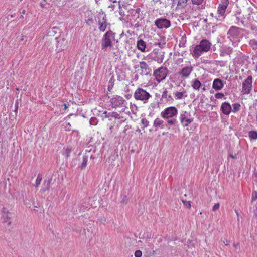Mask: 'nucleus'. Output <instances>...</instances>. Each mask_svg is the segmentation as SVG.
Instances as JSON below:
<instances>
[{
  "label": "nucleus",
  "mask_w": 257,
  "mask_h": 257,
  "mask_svg": "<svg viewBox=\"0 0 257 257\" xmlns=\"http://www.w3.org/2000/svg\"><path fill=\"white\" fill-rule=\"evenodd\" d=\"M211 43L209 40L204 39H202L199 44L195 46L192 53L193 56L195 59L198 58L203 52H208L211 47Z\"/></svg>",
  "instance_id": "f257e3e1"
},
{
  "label": "nucleus",
  "mask_w": 257,
  "mask_h": 257,
  "mask_svg": "<svg viewBox=\"0 0 257 257\" xmlns=\"http://www.w3.org/2000/svg\"><path fill=\"white\" fill-rule=\"evenodd\" d=\"M115 33L109 30L103 36L101 39V49L104 51L113 46V40L115 39Z\"/></svg>",
  "instance_id": "f03ea898"
},
{
  "label": "nucleus",
  "mask_w": 257,
  "mask_h": 257,
  "mask_svg": "<svg viewBox=\"0 0 257 257\" xmlns=\"http://www.w3.org/2000/svg\"><path fill=\"white\" fill-rule=\"evenodd\" d=\"M134 97L136 100L142 101L146 103L151 97V95L143 88H138L134 94Z\"/></svg>",
  "instance_id": "7ed1b4c3"
},
{
  "label": "nucleus",
  "mask_w": 257,
  "mask_h": 257,
  "mask_svg": "<svg viewBox=\"0 0 257 257\" xmlns=\"http://www.w3.org/2000/svg\"><path fill=\"white\" fill-rule=\"evenodd\" d=\"M165 52L159 49H155L149 54V58L157 61L159 63L163 62Z\"/></svg>",
  "instance_id": "20e7f679"
},
{
  "label": "nucleus",
  "mask_w": 257,
  "mask_h": 257,
  "mask_svg": "<svg viewBox=\"0 0 257 257\" xmlns=\"http://www.w3.org/2000/svg\"><path fill=\"white\" fill-rule=\"evenodd\" d=\"M177 113V109L174 106H170L165 108L164 111L161 112V115L164 119H168L176 116Z\"/></svg>",
  "instance_id": "39448f33"
},
{
  "label": "nucleus",
  "mask_w": 257,
  "mask_h": 257,
  "mask_svg": "<svg viewBox=\"0 0 257 257\" xmlns=\"http://www.w3.org/2000/svg\"><path fill=\"white\" fill-rule=\"evenodd\" d=\"M168 69L166 68L161 67L154 72V75L157 81L160 82L165 79L167 75Z\"/></svg>",
  "instance_id": "423d86ee"
},
{
  "label": "nucleus",
  "mask_w": 257,
  "mask_h": 257,
  "mask_svg": "<svg viewBox=\"0 0 257 257\" xmlns=\"http://www.w3.org/2000/svg\"><path fill=\"white\" fill-rule=\"evenodd\" d=\"M252 77L248 76L243 82L242 93L243 94H248L250 93L252 88Z\"/></svg>",
  "instance_id": "0eeeda50"
},
{
  "label": "nucleus",
  "mask_w": 257,
  "mask_h": 257,
  "mask_svg": "<svg viewBox=\"0 0 257 257\" xmlns=\"http://www.w3.org/2000/svg\"><path fill=\"white\" fill-rule=\"evenodd\" d=\"M155 25L159 29H166L170 26L171 22L169 20L166 18H161L155 20Z\"/></svg>",
  "instance_id": "6e6552de"
},
{
  "label": "nucleus",
  "mask_w": 257,
  "mask_h": 257,
  "mask_svg": "<svg viewBox=\"0 0 257 257\" xmlns=\"http://www.w3.org/2000/svg\"><path fill=\"white\" fill-rule=\"evenodd\" d=\"M112 107L117 108L120 106H122L125 100L121 97L118 95H116L110 100Z\"/></svg>",
  "instance_id": "1a4fd4ad"
},
{
  "label": "nucleus",
  "mask_w": 257,
  "mask_h": 257,
  "mask_svg": "<svg viewBox=\"0 0 257 257\" xmlns=\"http://www.w3.org/2000/svg\"><path fill=\"white\" fill-rule=\"evenodd\" d=\"M239 29L238 27L234 26H231L227 32V38L230 40L237 38L239 34Z\"/></svg>",
  "instance_id": "9d476101"
},
{
  "label": "nucleus",
  "mask_w": 257,
  "mask_h": 257,
  "mask_svg": "<svg viewBox=\"0 0 257 257\" xmlns=\"http://www.w3.org/2000/svg\"><path fill=\"white\" fill-rule=\"evenodd\" d=\"M192 71L193 67L192 66H186L178 72V74L181 75L182 78H186L189 77Z\"/></svg>",
  "instance_id": "9b49d317"
},
{
  "label": "nucleus",
  "mask_w": 257,
  "mask_h": 257,
  "mask_svg": "<svg viewBox=\"0 0 257 257\" xmlns=\"http://www.w3.org/2000/svg\"><path fill=\"white\" fill-rule=\"evenodd\" d=\"M55 40L56 41V49L57 52H60L64 50L66 47V43L64 39H61L60 38L56 37Z\"/></svg>",
  "instance_id": "f8f14e48"
},
{
  "label": "nucleus",
  "mask_w": 257,
  "mask_h": 257,
  "mask_svg": "<svg viewBox=\"0 0 257 257\" xmlns=\"http://www.w3.org/2000/svg\"><path fill=\"white\" fill-rule=\"evenodd\" d=\"M11 213L5 207H3L2 210V216L3 219V223H7L8 225L11 224Z\"/></svg>",
  "instance_id": "ddd939ff"
},
{
  "label": "nucleus",
  "mask_w": 257,
  "mask_h": 257,
  "mask_svg": "<svg viewBox=\"0 0 257 257\" xmlns=\"http://www.w3.org/2000/svg\"><path fill=\"white\" fill-rule=\"evenodd\" d=\"M140 67L142 69V74L145 75H150L151 69L149 67L148 64L145 61L140 62Z\"/></svg>",
  "instance_id": "4468645a"
},
{
  "label": "nucleus",
  "mask_w": 257,
  "mask_h": 257,
  "mask_svg": "<svg viewBox=\"0 0 257 257\" xmlns=\"http://www.w3.org/2000/svg\"><path fill=\"white\" fill-rule=\"evenodd\" d=\"M220 110L224 114L229 115L232 111V108L228 102H224L222 103Z\"/></svg>",
  "instance_id": "2eb2a0df"
},
{
  "label": "nucleus",
  "mask_w": 257,
  "mask_h": 257,
  "mask_svg": "<svg viewBox=\"0 0 257 257\" xmlns=\"http://www.w3.org/2000/svg\"><path fill=\"white\" fill-rule=\"evenodd\" d=\"M186 113V111H185L184 113L181 114L180 115V122L182 124L184 127H186L189 125L190 123H191L193 120V118H188L185 115Z\"/></svg>",
  "instance_id": "dca6fc26"
},
{
  "label": "nucleus",
  "mask_w": 257,
  "mask_h": 257,
  "mask_svg": "<svg viewBox=\"0 0 257 257\" xmlns=\"http://www.w3.org/2000/svg\"><path fill=\"white\" fill-rule=\"evenodd\" d=\"M102 14H104V16L102 18V22H101L100 20L98 21V24L99 26L98 28L100 31L104 32L107 26L108 23L107 22L106 15L103 12H102Z\"/></svg>",
  "instance_id": "f3484780"
},
{
  "label": "nucleus",
  "mask_w": 257,
  "mask_h": 257,
  "mask_svg": "<svg viewBox=\"0 0 257 257\" xmlns=\"http://www.w3.org/2000/svg\"><path fill=\"white\" fill-rule=\"evenodd\" d=\"M223 87L222 81L219 78L215 79L213 82L212 87L216 91L220 90Z\"/></svg>",
  "instance_id": "a211bd4d"
},
{
  "label": "nucleus",
  "mask_w": 257,
  "mask_h": 257,
  "mask_svg": "<svg viewBox=\"0 0 257 257\" xmlns=\"http://www.w3.org/2000/svg\"><path fill=\"white\" fill-rule=\"evenodd\" d=\"M137 48L142 52H146V43L142 39H140L137 42Z\"/></svg>",
  "instance_id": "6ab92c4d"
},
{
  "label": "nucleus",
  "mask_w": 257,
  "mask_h": 257,
  "mask_svg": "<svg viewBox=\"0 0 257 257\" xmlns=\"http://www.w3.org/2000/svg\"><path fill=\"white\" fill-rule=\"evenodd\" d=\"M249 15L251 16L253 21L257 23V9H253L249 7L248 9Z\"/></svg>",
  "instance_id": "aec40b11"
},
{
  "label": "nucleus",
  "mask_w": 257,
  "mask_h": 257,
  "mask_svg": "<svg viewBox=\"0 0 257 257\" xmlns=\"http://www.w3.org/2000/svg\"><path fill=\"white\" fill-rule=\"evenodd\" d=\"M164 123V121L160 119V118H157L156 119H155L154 121V126L155 127H156V131H157V128L159 127H161V128H163L164 127V125H163Z\"/></svg>",
  "instance_id": "412c9836"
},
{
  "label": "nucleus",
  "mask_w": 257,
  "mask_h": 257,
  "mask_svg": "<svg viewBox=\"0 0 257 257\" xmlns=\"http://www.w3.org/2000/svg\"><path fill=\"white\" fill-rule=\"evenodd\" d=\"M52 181V178L48 180H45L44 182V189L42 190L43 192H44L46 190L49 191L50 185Z\"/></svg>",
  "instance_id": "4be33fe9"
},
{
  "label": "nucleus",
  "mask_w": 257,
  "mask_h": 257,
  "mask_svg": "<svg viewBox=\"0 0 257 257\" xmlns=\"http://www.w3.org/2000/svg\"><path fill=\"white\" fill-rule=\"evenodd\" d=\"M201 85L200 81L197 79H195L192 81V87L195 90H199Z\"/></svg>",
  "instance_id": "5701e85b"
},
{
  "label": "nucleus",
  "mask_w": 257,
  "mask_h": 257,
  "mask_svg": "<svg viewBox=\"0 0 257 257\" xmlns=\"http://www.w3.org/2000/svg\"><path fill=\"white\" fill-rule=\"evenodd\" d=\"M175 0H173L174 2ZM188 0H178L177 7L178 8H184L187 4Z\"/></svg>",
  "instance_id": "b1692460"
},
{
  "label": "nucleus",
  "mask_w": 257,
  "mask_h": 257,
  "mask_svg": "<svg viewBox=\"0 0 257 257\" xmlns=\"http://www.w3.org/2000/svg\"><path fill=\"white\" fill-rule=\"evenodd\" d=\"M115 82V79L113 75H112L111 77L110 78V80L108 82V90L110 91L112 89L114 84Z\"/></svg>",
  "instance_id": "393cba45"
},
{
  "label": "nucleus",
  "mask_w": 257,
  "mask_h": 257,
  "mask_svg": "<svg viewBox=\"0 0 257 257\" xmlns=\"http://www.w3.org/2000/svg\"><path fill=\"white\" fill-rule=\"evenodd\" d=\"M249 45L253 50H257V40L255 39H251L249 42Z\"/></svg>",
  "instance_id": "a878e982"
},
{
  "label": "nucleus",
  "mask_w": 257,
  "mask_h": 257,
  "mask_svg": "<svg viewBox=\"0 0 257 257\" xmlns=\"http://www.w3.org/2000/svg\"><path fill=\"white\" fill-rule=\"evenodd\" d=\"M248 136L250 140H257V132L255 131H249Z\"/></svg>",
  "instance_id": "bb28decb"
},
{
  "label": "nucleus",
  "mask_w": 257,
  "mask_h": 257,
  "mask_svg": "<svg viewBox=\"0 0 257 257\" xmlns=\"http://www.w3.org/2000/svg\"><path fill=\"white\" fill-rule=\"evenodd\" d=\"M88 156L85 155L83 156V161L80 166L82 169H84L87 165V161H88Z\"/></svg>",
  "instance_id": "cd10ccee"
},
{
  "label": "nucleus",
  "mask_w": 257,
  "mask_h": 257,
  "mask_svg": "<svg viewBox=\"0 0 257 257\" xmlns=\"http://www.w3.org/2000/svg\"><path fill=\"white\" fill-rule=\"evenodd\" d=\"M72 151V148L71 147L68 146L65 151L63 153V155L65 156L66 158H68L70 156V154Z\"/></svg>",
  "instance_id": "c85d7f7f"
},
{
  "label": "nucleus",
  "mask_w": 257,
  "mask_h": 257,
  "mask_svg": "<svg viewBox=\"0 0 257 257\" xmlns=\"http://www.w3.org/2000/svg\"><path fill=\"white\" fill-rule=\"evenodd\" d=\"M174 95L176 99H181L184 96V93L182 92H177L174 93ZM185 97H187V95H185Z\"/></svg>",
  "instance_id": "c756f323"
},
{
  "label": "nucleus",
  "mask_w": 257,
  "mask_h": 257,
  "mask_svg": "<svg viewBox=\"0 0 257 257\" xmlns=\"http://www.w3.org/2000/svg\"><path fill=\"white\" fill-rule=\"evenodd\" d=\"M240 104L236 103L233 104L232 111L234 113L238 112L240 110Z\"/></svg>",
  "instance_id": "7c9ffc66"
},
{
  "label": "nucleus",
  "mask_w": 257,
  "mask_h": 257,
  "mask_svg": "<svg viewBox=\"0 0 257 257\" xmlns=\"http://www.w3.org/2000/svg\"><path fill=\"white\" fill-rule=\"evenodd\" d=\"M236 19L237 20V21L236 22V24L239 26H245L244 21L241 19H240L238 17H236Z\"/></svg>",
  "instance_id": "2f4dec72"
},
{
  "label": "nucleus",
  "mask_w": 257,
  "mask_h": 257,
  "mask_svg": "<svg viewBox=\"0 0 257 257\" xmlns=\"http://www.w3.org/2000/svg\"><path fill=\"white\" fill-rule=\"evenodd\" d=\"M42 180V176L40 174H39L37 176V177L36 180V184L35 186L38 187L41 183V181Z\"/></svg>",
  "instance_id": "473e14b6"
},
{
  "label": "nucleus",
  "mask_w": 257,
  "mask_h": 257,
  "mask_svg": "<svg viewBox=\"0 0 257 257\" xmlns=\"http://www.w3.org/2000/svg\"><path fill=\"white\" fill-rule=\"evenodd\" d=\"M167 123L170 125H175L177 123V120L175 118H172L171 119H168L167 121Z\"/></svg>",
  "instance_id": "72a5a7b5"
},
{
  "label": "nucleus",
  "mask_w": 257,
  "mask_h": 257,
  "mask_svg": "<svg viewBox=\"0 0 257 257\" xmlns=\"http://www.w3.org/2000/svg\"><path fill=\"white\" fill-rule=\"evenodd\" d=\"M40 6L42 8H48L49 7V4L47 3L46 0H42Z\"/></svg>",
  "instance_id": "f704fd0d"
},
{
  "label": "nucleus",
  "mask_w": 257,
  "mask_h": 257,
  "mask_svg": "<svg viewBox=\"0 0 257 257\" xmlns=\"http://www.w3.org/2000/svg\"><path fill=\"white\" fill-rule=\"evenodd\" d=\"M98 120L95 117H92L90 118L89 120V123L90 125H95L97 124Z\"/></svg>",
  "instance_id": "c9c22d12"
},
{
  "label": "nucleus",
  "mask_w": 257,
  "mask_h": 257,
  "mask_svg": "<svg viewBox=\"0 0 257 257\" xmlns=\"http://www.w3.org/2000/svg\"><path fill=\"white\" fill-rule=\"evenodd\" d=\"M24 204L25 205V206L28 208L31 207V201L26 198L25 199H24Z\"/></svg>",
  "instance_id": "e433bc0d"
},
{
  "label": "nucleus",
  "mask_w": 257,
  "mask_h": 257,
  "mask_svg": "<svg viewBox=\"0 0 257 257\" xmlns=\"http://www.w3.org/2000/svg\"><path fill=\"white\" fill-rule=\"evenodd\" d=\"M141 123L143 125V128H144L148 125L149 122L146 118H142Z\"/></svg>",
  "instance_id": "4c0bfd02"
},
{
  "label": "nucleus",
  "mask_w": 257,
  "mask_h": 257,
  "mask_svg": "<svg viewBox=\"0 0 257 257\" xmlns=\"http://www.w3.org/2000/svg\"><path fill=\"white\" fill-rule=\"evenodd\" d=\"M204 0H191L192 3L193 5H200L202 4Z\"/></svg>",
  "instance_id": "58836bf2"
},
{
  "label": "nucleus",
  "mask_w": 257,
  "mask_h": 257,
  "mask_svg": "<svg viewBox=\"0 0 257 257\" xmlns=\"http://www.w3.org/2000/svg\"><path fill=\"white\" fill-rule=\"evenodd\" d=\"M119 116V114L115 112H113L111 113V114H109V115H106V117H108V118L110 117H114L115 118H118Z\"/></svg>",
  "instance_id": "ea45409f"
},
{
  "label": "nucleus",
  "mask_w": 257,
  "mask_h": 257,
  "mask_svg": "<svg viewBox=\"0 0 257 257\" xmlns=\"http://www.w3.org/2000/svg\"><path fill=\"white\" fill-rule=\"evenodd\" d=\"M257 199V191H253L252 193V202L255 201Z\"/></svg>",
  "instance_id": "a19ab883"
},
{
  "label": "nucleus",
  "mask_w": 257,
  "mask_h": 257,
  "mask_svg": "<svg viewBox=\"0 0 257 257\" xmlns=\"http://www.w3.org/2000/svg\"><path fill=\"white\" fill-rule=\"evenodd\" d=\"M224 95L222 93H217L215 95V97L216 98H217V99H221L223 97H224Z\"/></svg>",
  "instance_id": "79ce46f5"
},
{
  "label": "nucleus",
  "mask_w": 257,
  "mask_h": 257,
  "mask_svg": "<svg viewBox=\"0 0 257 257\" xmlns=\"http://www.w3.org/2000/svg\"><path fill=\"white\" fill-rule=\"evenodd\" d=\"M217 12L219 15V16H223L225 13V11L219 8H218Z\"/></svg>",
  "instance_id": "37998d69"
},
{
  "label": "nucleus",
  "mask_w": 257,
  "mask_h": 257,
  "mask_svg": "<svg viewBox=\"0 0 257 257\" xmlns=\"http://www.w3.org/2000/svg\"><path fill=\"white\" fill-rule=\"evenodd\" d=\"M184 205L188 208H190L191 207V203L190 201H182Z\"/></svg>",
  "instance_id": "c03bdc74"
},
{
  "label": "nucleus",
  "mask_w": 257,
  "mask_h": 257,
  "mask_svg": "<svg viewBox=\"0 0 257 257\" xmlns=\"http://www.w3.org/2000/svg\"><path fill=\"white\" fill-rule=\"evenodd\" d=\"M167 94H168V91L167 90V89H165L162 93V98L167 99V96H168Z\"/></svg>",
  "instance_id": "a18cd8bd"
},
{
  "label": "nucleus",
  "mask_w": 257,
  "mask_h": 257,
  "mask_svg": "<svg viewBox=\"0 0 257 257\" xmlns=\"http://www.w3.org/2000/svg\"><path fill=\"white\" fill-rule=\"evenodd\" d=\"M142 255V253L140 250H136L135 252V257H141Z\"/></svg>",
  "instance_id": "49530a36"
},
{
  "label": "nucleus",
  "mask_w": 257,
  "mask_h": 257,
  "mask_svg": "<svg viewBox=\"0 0 257 257\" xmlns=\"http://www.w3.org/2000/svg\"><path fill=\"white\" fill-rule=\"evenodd\" d=\"M109 114H111V113H107L106 111H104L102 113V115H102V119L108 118V117H106V115H109Z\"/></svg>",
  "instance_id": "de8ad7c7"
},
{
  "label": "nucleus",
  "mask_w": 257,
  "mask_h": 257,
  "mask_svg": "<svg viewBox=\"0 0 257 257\" xmlns=\"http://www.w3.org/2000/svg\"><path fill=\"white\" fill-rule=\"evenodd\" d=\"M105 222L106 219L105 218H102L99 219L98 221L97 222V223L104 224Z\"/></svg>",
  "instance_id": "09e8293b"
},
{
  "label": "nucleus",
  "mask_w": 257,
  "mask_h": 257,
  "mask_svg": "<svg viewBox=\"0 0 257 257\" xmlns=\"http://www.w3.org/2000/svg\"><path fill=\"white\" fill-rule=\"evenodd\" d=\"M65 128L66 131H70L71 130V124L69 122H68L66 125L65 126Z\"/></svg>",
  "instance_id": "8fccbe9b"
},
{
  "label": "nucleus",
  "mask_w": 257,
  "mask_h": 257,
  "mask_svg": "<svg viewBox=\"0 0 257 257\" xmlns=\"http://www.w3.org/2000/svg\"><path fill=\"white\" fill-rule=\"evenodd\" d=\"M220 4H221V5H228L229 4V1L228 0H221V2Z\"/></svg>",
  "instance_id": "3c124183"
},
{
  "label": "nucleus",
  "mask_w": 257,
  "mask_h": 257,
  "mask_svg": "<svg viewBox=\"0 0 257 257\" xmlns=\"http://www.w3.org/2000/svg\"><path fill=\"white\" fill-rule=\"evenodd\" d=\"M219 207V203H216V204H215L213 206V208H212V210L213 211H216V210H217Z\"/></svg>",
  "instance_id": "603ef678"
},
{
  "label": "nucleus",
  "mask_w": 257,
  "mask_h": 257,
  "mask_svg": "<svg viewBox=\"0 0 257 257\" xmlns=\"http://www.w3.org/2000/svg\"><path fill=\"white\" fill-rule=\"evenodd\" d=\"M225 52L228 55H230L232 52V49L230 48H228L226 50H225Z\"/></svg>",
  "instance_id": "864d4df0"
},
{
  "label": "nucleus",
  "mask_w": 257,
  "mask_h": 257,
  "mask_svg": "<svg viewBox=\"0 0 257 257\" xmlns=\"http://www.w3.org/2000/svg\"><path fill=\"white\" fill-rule=\"evenodd\" d=\"M227 6H227V5H221V4H219L218 8L225 11Z\"/></svg>",
  "instance_id": "5fc2aeb1"
},
{
  "label": "nucleus",
  "mask_w": 257,
  "mask_h": 257,
  "mask_svg": "<svg viewBox=\"0 0 257 257\" xmlns=\"http://www.w3.org/2000/svg\"><path fill=\"white\" fill-rule=\"evenodd\" d=\"M119 13L121 16H124V12L123 11L122 9L121 8L120 5H119Z\"/></svg>",
  "instance_id": "6e6d98bb"
},
{
  "label": "nucleus",
  "mask_w": 257,
  "mask_h": 257,
  "mask_svg": "<svg viewBox=\"0 0 257 257\" xmlns=\"http://www.w3.org/2000/svg\"><path fill=\"white\" fill-rule=\"evenodd\" d=\"M18 104H19L18 100H17L16 101L15 104V112H17V110H18Z\"/></svg>",
  "instance_id": "4d7b16f0"
},
{
  "label": "nucleus",
  "mask_w": 257,
  "mask_h": 257,
  "mask_svg": "<svg viewBox=\"0 0 257 257\" xmlns=\"http://www.w3.org/2000/svg\"><path fill=\"white\" fill-rule=\"evenodd\" d=\"M125 97L127 99H130L131 97H132V95L131 94H127L126 95H125Z\"/></svg>",
  "instance_id": "13d9d810"
},
{
  "label": "nucleus",
  "mask_w": 257,
  "mask_h": 257,
  "mask_svg": "<svg viewBox=\"0 0 257 257\" xmlns=\"http://www.w3.org/2000/svg\"><path fill=\"white\" fill-rule=\"evenodd\" d=\"M170 100H172L173 98L172 97V96L171 95H168L167 96V98L166 99V100H167V101H169Z\"/></svg>",
  "instance_id": "bf43d9fd"
},
{
  "label": "nucleus",
  "mask_w": 257,
  "mask_h": 257,
  "mask_svg": "<svg viewBox=\"0 0 257 257\" xmlns=\"http://www.w3.org/2000/svg\"><path fill=\"white\" fill-rule=\"evenodd\" d=\"M69 104H68V105H67V104H66V103H64V104H63V106H64V110H66L67 109V108H68V106H69Z\"/></svg>",
  "instance_id": "052dcab7"
},
{
  "label": "nucleus",
  "mask_w": 257,
  "mask_h": 257,
  "mask_svg": "<svg viewBox=\"0 0 257 257\" xmlns=\"http://www.w3.org/2000/svg\"><path fill=\"white\" fill-rule=\"evenodd\" d=\"M229 156H230L231 158H233V159H235V158H236V155H233L231 154H229Z\"/></svg>",
  "instance_id": "680f3d73"
},
{
  "label": "nucleus",
  "mask_w": 257,
  "mask_h": 257,
  "mask_svg": "<svg viewBox=\"0 0 257 257\" xmlns=\"http://www.w3.org/2000/svg\"><path fill=\"white\" fill-rule=\"evenodd\" d=\"M72 115H73V114L72 113L70 114L66 117H65V119H68V118H70V116H72Z\"/></svg>",
  "instance_id": "e2e57ef3"
},
{
  "label": "nucleus",
  "mask_w": 257,
  "mask_h": 257,
  "mask_svg": "<svg viewBox=\"0 0 257 257\" xmlns=\"http://www.w3.org/2000/svg\"><path fill=\"white\" fill-rule=\"evenodd\" d=\"M254 215L256 217H257V209L254 210Z\"/></svg>",
  "instance_id": "0e129e2a"
},
{
  "label": "nucleus",
  "mask_w": 257,
  "mask_h": 257,
  "mask_svg": "<svg viewBox=\"0 0 257 257\" xmlns=\"http://www.w3.org/2000/svg\"><path fill=\"white\" fill-rule=\"evenodd\" d=\"M238 243H233V246L235 247H236L237 246H238Z\"/></svg>",
  "instance_id": "69168bd1"
},
{
  "label": "nucleus",
  "mask_w": 257,
  "mask_h": 257,
  "mask_svg": "<svg viewBox=\"0 0 257 257\" xmlns=\"http://www.w3.org/2000/svg\"><path fill=\"white\" fill-rule=\"evenodd\" d=\"M26 13V11L25 10H23L22 12V14H25Z\"/></svg>",
  "instance_id": "338daca9"
},
{
  "label": "nucleus",
  "mask_w": 257,
  "mask_h": 257,
  "mask_svg": "<svg viewBox=\"0 0 257 257\" xmlns=\"http://www.w3.org/2000/svg\"><path fill=\"white\" fill-rule=\"evenodd\" d=\"M15 13H14L13 15H11L10 16V17H11V18H13V17H14L15 16Z\"/></svg>",
  "instance_id": "774afa93"
}]
</instances>
